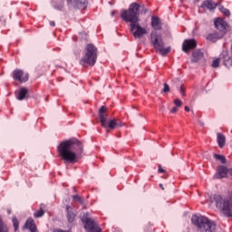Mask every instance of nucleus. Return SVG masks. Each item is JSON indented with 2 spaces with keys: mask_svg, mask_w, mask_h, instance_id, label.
Returning a JSON list of instances; mask_svg holds the SVG:
<instances>
[{
  "mask_svg": "<svg viewBox=\"0 0 232 232\" xmlns=\"http://www.w3.org/2000/svg\"><path fill=\"white\" fill-rule=\"evenodd\" d=\"M140 10L141 14H148V8L144 5L138 3H132L128 9H122L121 11V17L124 23H130V30L135 39H140L143 35L148 34L146 28L140 26L139 24L140 21Z\"/></svg>",
  "mask_w": 232,
  "mask_h": 232,
  "instance_id": "nucleus-1",
  "label": "nucleus"
},
{
  "mask_svg": "<svg viewBox=\"0 0 232 232\" xmlns=\"http://www.w3.org/2000/svg\"><path fill=\"white\" fill-rule=\"evenodd\" d=\"M83 151L84 146L77 138L65 140L57 146L58 157L64 164H77Z\"/></svg>",
  "mask_w": 232,
  "mask_h": 232,
  "instance_id": "nucleus-2",
  "label": "nucleus"
},
{
  "mask_svg": "<svg viewBox=\"0 0 232 232\" xmlns=\"http://www.w3.org/2000/svg\"><path fill=\"white\" fill-rule=\"evenodd\" d=\"M216 208L227 218L232 217V189L227 190L225 195L215 194L213 196Z\"/></svg>",
  "mask_w": 232,
  "mask_h": 232,
  "instance_id": "nucleus-3",
  "label": "nucleus"
},
{
  "mask_svg": "<svg viewBox=\"0 0 232 232\" xmlns=\"http://www.w3.org/2000/svg\"><path fill=\"white\" fill-rule=\"evenodd\" d=\"M97 47L93 44H88L85 47V54L80 60L82 66H95L97 63Z\"/></svg>",
  "mask_w": 232,
  "mask_h": 232,
  "instance_id": "nucleus-4",
  "label": "nucleus"
},
{
  "mask_svg": "<svg viewBox=\"0 0 232 232\" xmlns=\"http://www.w3.org/2000/svg\"><path fill=\"white\" fill-rule=\"evenodd\" d=\"M107 110L108 109L105 106H102L99 110V117L102 126L103 128H109L110 130H115L117 126H122L119 125V123L117 122V119H112L110 121L107 120L106 115L104 114L106 113Z\"/></svg>",
  "mask_w": 232,
  "mask_h": 232,
  "instance_id": "nucleus-5",
  "label": "nucleus"
},
{
  "mask_svg": "<svg viewBox=\"0 0 232 232\" xmlns=\"http://www.w3.org/2000/svg\"><path fill=\"white\" fill-rule=\"evenodd\" d=\"M82 222L83 223L84 229L87 232H102L101 227L95 220L92 218H82Z\"/></svg>",
  "mask_w": 232,
  "mask_h": 232,
  "instance_id": "nucleus-6",
  "label": "nucleus"
},
{
  "mask_svg": "<svg viewBox=\"0 0 232 232\" xmlns=\"http://www.w3.org/2000/svg\"><path fill=\"white\" fill-rule=\"evenodd\" d=\"M151 44L156 51L160 48H164V41L162 40V34H158L157 31H152L150 34Z\"/></svg>",
  "mask_w": 232,
  "mask_h": 232,
  "instance_id": "nucleus-7",
  "label": "nucleus"
},
{
  "mask_svg": "<svg viewBox=\"0 0 232 232\" xmlns=\"http://www.w3.org/2000/svg\"><path fill=\"white\" fill-rule=\"evenodd\" d=\"M13 79L14 81H18V82H27L28 79H29V75L28 73H24V72H23V70L21 69H15L13 72Z\"/></svg>",
  "mask_w": 232,
  "mask_h": 232,
  "instance_id": "nucleus-8",
  "label": "nucleus"
},
{
  "mask_svg": "<svg viewBox=\"0 0 232 232\" xmlns=\"http://www.w3.org/2000/svg\"><path fill=\"white\" fill-rule=\"evenodd\" d=\"M214 26L215 28H217V30H218L219 34H222L223 32V35H226V30H227V22L225 21L224 19L222 18H217L215 21H214Z\"/></svg>",
  "mask_w": 232,
  "mask_h": 232,
  "instance_id": "nucleus-9",
  "label": "nucleus"
},
{
  "mask_svg": "<svg viewBox=\"0 0 232 232\" xmlns=\"http://www.w3.org/2000/svg\"><path fill=\"white\" fill-rule=\"evenodd\" d=\"M197 48V40L195 39H186L182 44V50L185 53H189L190 50H195Z\"/></svg>",
  "mask_w": 232,
  "mask_h": 232,
  "instance_id": "nucleus-10",
  "label": "nucleus"
},
{
  "mask_svg": "<svg viewBox=\"0 0 232 232\" xmlns=\"http://www.w3.org/2000/svg\"><path fill=\"white\" fill-rule=\"evenodd\" d=\"M227 173H229V169L221 165L218 167L217 174L214 177L215 179H226L227 178Z\"/></svg>",
  "mask_w": 232,
  "mask_h": 232,
  "instance_id": "nucleus-11",
  "label": "nucleus"
},
{
  "mask_svg": "<svg viewBox=\"0 0 232 232\" xmlns=\"http://www.w3.org/2000/svg\"><path fill=\"white\" fill-rule=\"evenodd\" d=\"M23 229H29L30 232H37V226L35 225V220L34 218H29L24 227Z\"/></svg>",
  "mask_w": 232,
  "mask_h": 232,
  "instance_id": "nucleus-12",
  "label": "nucleus"
},
{
  "mask_svg": "<svg viewBox=\"0 0 232 232\" xmlns=\"http://www.w3.org/2000/svg\"><path fill=\"white\" fill-rule=\"evenodd\" d=\"M73 0H67V5H72ZM74 8L79 10H86L88 8V1L74 0Z\"/></svg>",
  "mask_w": 232,
  "mask_h": 232,
  "instance_id": "nucleus-13",
  "label": "nucleus"
},
{
  "mask_svg": "<svg viewBox=\"0 0 232 232\" xmlns=\"http://www.w3.org/2000/svg\"><path fill=\"white\" fill-rule=\"evenodd\" d=\"M15 97L17 101H24L28 98V89L26 87H22L19 91L15 92Z\"/></svg>",
  "mask_w": 232,
  "mask_h": 232,
  "instance_id": "nucleus-14",
  "label": "nucleus"
},
{
  "mask_svg": "<svg viewBox=\"0 0 232 232\" xmlns=\"http://www.w3.org/2000/svg\"><path fill=\"white\" fill-rule=\"evenodd\" d=\"M224 36V32H215L212 34H208L207 35V41H210L211 43H217L218 39H222Z\"/></svg>",
  "mask_w": 232,
  "mask_h": 232,
  "instance_id": "nucleus-15",
  "label": "nucleus"
},
{
  "mask_svg": "<svg viewBox=\"0 0 232 232\" xmlns=\"http://www.w3.org/2000/svg\"><path fill=\"white\" fill-rule=\"evenodd\" d=\"M151 26L154 30H162V22L159 16L151 17Z\"/></svg>",
  "mask_w": 232,
  "mask_h": 232,
  "instance_id": "nucleus-16",
  "label": "nucleus"
},
{
  "mask_svg": "<svg viewBox=\"0 0 232 232\" xmlns=\"http://www.w3.org/2000/svg\"><path fill=\"white\" fill-rule=\"evenodd\" d=\"M200 59H204V53L202 51L198 49L192 53V63H198Z\"/></svg>",
  "mask_w": 232,
  "mask_h": 232,
  "instance_id": "nucleus-17",
  "label": "nucleus"
},
{
  "mask_svg": "<svg viewBox=\"0 0 232 232\" xmlns=\"http://www.w3.org/2000/svg\"><path fill=\"white\" fill-rule=\"evenodd\" d=\"M72 207L70 206H66V212H67V218H68V222L70 224H72V222H73L75 220V217H77L75 215V213H73V211H72Z\"/></svg>",
  "mask_w": 232,
  "mask_h": 232,
  "instance_id": "nucleus-18",
  "label": "nucleus"
},
{
  "mask_svg": "<svg viewBox=\"0 0 232 232\" xmlns=\"http://www.w3.org/2000/svg\"><path fill=\"white\" fill-rule=\"evenodd\" d=\"M202 8H207L208 10H215L217 8V4L213 0H206L202 4Z\"/></svg>",
  "mask_w": 232,
  "mask_h": 232,
  "instance_id": "nucleus-19",
  "label": "nucleus"
},
{
  "mask_svg": "<svg viewBox=\"0 0 232 232\" xmlns=\"http://www.w3.org/2000/svg\"><path fill=\"white\" fill-rule=\"evenodd\" d=\"M223 56V64L227 68H231L232 66V58L227 54V53H225L222 54Z\"/></svg>",
  "mask_w": 232,
  "mask_h": 232,
  "instance_id": "nucleus-20",
  "label": "nucleus"
},
{
  "mask_svg": "<svg viewBox=\"0 0 232 232\" xmlns=\"http://www.w3.org/2000/svg\"><path fill=\"white\" fill-rule=\"evenodd\" d=\"M44 209H46V205L40 204L39 210L34 213V218H41V217H44Z\"/></svg>",
  "mask_w": 232,
  "mask_h": 232,
  "instance_id": "nucleus-21",
  "label": "nucleus"
},
{
  "mask_svg": "<svg viewBox=\"0 0 232 232\" xmlns=\"http://www.w3.org/2000/svg\"><path fill=\"white\" fill-rule=\"evenodd\" d=\"M217 140L219 148L226 146V136H224V134L218 132L217 134Z\"/></svg>",
  "mask_w": 232,
  "mask_h": 232,
  "instance_id": "nucleus-22",
  "label": "nucleus"
},
{
  "mask_svg": "<svg viewBox=\"0 0 232 232\" xmlns=\"http://www.w3.org/2000/svg\"><path fill=\"white\" fill-rule=\"evenodd\" d=\"M157 52H159V53H160V55H162L164 57V56L168 55V53H169V52H171V48L160 47V49H158Z\"/></svg>",
  "mask_w": 232,
  "mask_h": 232,
  "instance_id": "nucleus-23",
  "label": "nucleus"
},
{
  "mask_svg": "<svg viewBox=\"0 0 232 232\" xmlns=\"http://www.w3.org/2000/svg\"><path fill=\"white\" fill-rule=\"evenodd\" d=\"M0 232H8V226L5 224V221L1 217H0Z\"/></svg>",
  "mask_w": 232,
  "mask_h": 232,
  "instance_id": "nucleus-24",
  "label": "nucleus"
},
{
  "mask_svg": "<svg viewBox=\"0 0 232 232\" xmlns=\"http://www.w3.org/2000/svg\"><path fill=\"white\" fill-rule=\"evenodd\" d=\"M214 159H216V160H219L221 164H226V157L224 155L214 154Z\"/></svg>",
  "mask_w": 232,
  "mask_h": 232,
  "instance_id": "nucleus-25",
  "label": "nucleus"
},
{
  "mask_svg": "<svg viewBox=\"0 0 232 232\" xmlns=\"http://www.w3.org/2000/svg\"><path fill=\"white\" fill-rule=\"evenodd\" d=\"M12 223L14 227V231H17V229H19V220L17 219V218L14 217L12 218Z\"/></svg>",
  "mask_w": 232,
  "mask_h": 232,
  "instance_id": "nucleus-26",
  "label": "nucleus"
},
{
  "mask_svg": "<svg viewBox=\"0 0 232 232\" xmlns=\"http://www.w3.org/2000/svg\"><path fill=\"white\" fill-rule=\"evenodd\" d=\"M219 10L224 15H227V17H229L231 15V13L229 10L226 9L224 6L219 7Z\"/></svg>",
  "mask_w": 232,
  "mask_h": 232,
  "instance_id": "nucleus-27",
  "label": "nucleus"
},
{
  "mask_svg": "<svg viewBox=\"0 0 232 232\" xmlns=\"http://www.w3.org/2000/svg\"><path fill=\"white\" fill-rule=\"evenodd\" d=\"M73 200H76L77 202H79L80 204H84V198H81V196L79 195H74L72 196Z\"/></svg>",
  "mask_w": 232,
  "mask_h": 232,
  "instance_id": "nucleus-28",
  "label": "nucleus"
},
{
  "mask_svg": "<svg viewBox=\"0 0 232 232\" xmlns=\"http://www.w3.org/2000/svg\"><path fill=\"white\" fill-rule=\"evenodd\" d=\"M220 66V58L215 59L212 63V68H218Z\"/></svg>",
  "mask_w": 232,
  "mask_h": 232,
  "instance_id": "nucleus-29",
  "label": "nucleus"
},
{
  "mask_svg": "<svg viewBox=\"0 0 232 232\" xmlns=\"http://www.w3.org/2000/svg\"><path fill=\"white\" fill-rule=\"evenodd\" d=\"M174 104L177 108H180V106H182V101L176 99L174 100Z\"/></svg>",
  "mask_w": 232,
  "mask_h": 232,
  "instance_id": "nucleus-30",
  "label": "nucleus"
},
{
  "mask_svg": "<svg viewBox=\"0 0 232 232\" xmlns=\"http://www.w3.org/2000/svg\"><path fill=\"white\" fill-rule=\"evenodd\" d=\"M179 93L182 95V97H186V89H184V85L180 86Z\"/></svg>",
  "mask_w": 232,
  "mask_h": 232,
  "instance_id": "nucleus-31",
  "label": "nucleus"
},
{
  "mask_svg": "<svg viewBox=\"0 0 232 232\" xmlns=\"http://www.w3.org/2000/svg\"><path fill=\"white\" fill-rule=\"evenodd\" d=\"M163 92L164 93H168L169 92V85H168V83H164Z\"/></svg>",
  "mask_w": 232,
  "mask_h": 232,
  "instance_id": "nucleus-32",
  "label": "nucleus"
},
{
  "mask_svg": "<svg viewBox=\"0 0 232 232\" xmlns=\"http://www.w3.org/2000/svg\"><path fill=\"white\" fill-rule=\"evenodd\" d=\"M54 8H55V10H60V11H62L63 8H64V5H54Z\"/></svg>",
  "mask_w": 232,
  "mask_h": 232,
  "instance_id": "nucleus-33",
  "label": "nucleus"
},
{
  "mask_svg": "<svg viewBox=\"0 0 232 232\" xmlns=\"http://www.w3.org/2000/svg\"><path fill=\"white\" fill-rule=\"evenodd\" d=\"M158 173H166V170L162 169V166L159 165Z\"/></svg>",
  "mask_w": 232,
  "mask_h": 232,
  "instance_id": "nucleus-34",
  "label": "nucleus"
},
{
  "mask_svg": "<svg viewBox=\"0 0 232 232\" xmlns=\"http://www.w3.org/2000/svg\"><path fill=\"white\" fill-rule=\"evenodd\" d=\"M179 111V109L177 107H173L170 111V113H177Z\"/></svg>",
  "mask_w": 232,
  "mask_h": 232,
  "instance_id": "nucleus-35",
  "label": "nucleus"
},
{
  "mask_svg": "<svg viewBox=\"0 0 232 232\" xmlns=\"http://www.w3.org/2000/svg\"><path fill=\"white\" fill-rule=\"evenodd\" d=\"M50 26H53V27L55 26V22L51 21V22H50Z\"/></svg>",
  "mask_w": 232,
  "mask_h": 232,
  "instance_id": "nucleus-36",
  "label": "nucleus"
},
{
  "mask_svg": "<svg viewBox=\"0 0 232 232\" xmlns=\"http://www.w3.org/2000/svg\"><path fill=\"white\" fill-rule=\"evenodd\" d=\"M185 111H189V107L185 106Z\"/></svg>",
  "mask_w": 232,
  "mask_h": 232,
  "instance_id": "nucleus-37",
  "label": "nucleus"
},
{
  "mask_svg": "<svg viewBox=\"0 0 232 232\" xmlns=\"http://www.w3.org/2000/svg\"><path fill=\"white\" fill-rule=\"evenodd\" d=\"M160 188L164 190V186L162 185V183L160 184Z\"/></svg>",
  "mask_w": 232,
  "mask_h": 232,
  "instance_id": "nucleus-38",
  "label": "nucleus"
},
{
  "mask_svg": "<svg viewBox=\"0 0 232 232\" xmlns=\"http://www.w3.org/2000/svg\"><path fill=\"white\" fill-rule=\"evenodd\" d=\"M116 12L115 11H111V15H115Z\"/></svg>",
  "mask_w": 232,
  "mask_h": 232,
  "instance_id": "nucleus-39",
  "label": "nucleus"
},
{
  "mask_svg": "<svg viewBox=\"0 0 232 232\" xmlns=\"http://www.w3.org/2000/svg\"><path fill=\"white\" fill-rule=\"evenodd\" d=\"M8 213H11V211H10V210H8Z\"/></svg>",
  "mask_w": 232,
  "mask_h": 232,
  "instance_id": "nucleus-40",
  "label": "nucleus"
},
{
  "mask_svg": "<svg viewBox=\"0 0 232 232\" xmlns=\"http://www.w3.org/2000/svg\"><path fill=\"white\" fill-rule=\"evenodd\" d=\"M0 22H1V18H0Z\"/></svg>",
  "mask_w": 232,
  "mask_h": 232,
  "instance_id": "nucleus-41",
  "label": "nucleus"
}]
</instances>
